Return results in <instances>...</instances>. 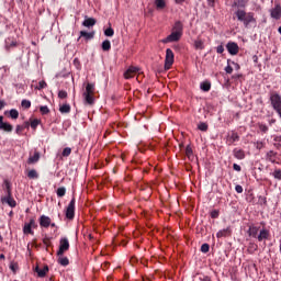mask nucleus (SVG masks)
<instances>
[{"label":"nucleus","instance_id":"1","mask_svg":"<svg viewBox=\"0 0 281 281\" xmlns=\"http://www.w3.org/2000/svg\"><path fill=\"white\" fill-rule=\"evenodd\" d=\"M181 36H183V23L181 21H176L171 29V33L161 40V43L165 45L168 43H178V41H181Z\"/></svg>","mask_w":281,"mask_h":281},{"label":"nucleus","instance_id":"2","mask_svg":"<svg viewBox=\"0 0 281 281\" xmlns=\"http://www.w3.org/2000/svg\"><path fill=\"white\" fill-rule=\"evenodd\" d=\"M235 16L237 21L244 23L245 27H247L250 23H256V18L252 12H246L245 9H238L235 11Z\"/></svg>","mask_w":281,"mask_h":281},{"label":"nucleus","instance_id":"3","mask_svg":"<svg viewBox=\"0 0 281 281\" xmlns=\"http://www.w3.org/2000/svg\"><path fill=\"white\" fill-rule=\"evenodd\" d=\"M85 103L93 106L95 104V83H87L83 92Z\"/></svg>","mask_w":281,"mask_h":281},{"label":"nucleus","instance_id":"4","mask_svg":"<svg viewBox=\"0 0 281 281\" xmlns=\"http://www.w3.org/2000/svg\"><path fill=\"white\" fill-rule=\"evenodd\" d=\"M172 65H175V53L172 49L167 48L166 49V57H165V69L168 71L169 69H172Z\"/></svg>","mask_w":281,"mask_h":281},{"label":"nucleus","instance_id":"5","mask_svg":"<svg viewBox=\"0 0 281 281\" xmlns=\"http://www.w3.org/2000/svg\"><path fill=\"white\" fill-rule=\"evenodd\" d=\"M75 216H76V198L72 196L71 201L66 207V218H68V221H74Z\"/></svg>","mask_w":281,"mask_h":281},{"label":"nucleus","instance_id":"6","mask_svg":"<svg viewBox=\"0 0 281 281\" xmlns=\"http://www.w3.org/2000/svg\"><path fill=\"white\" fill-rule=\"evenodd\" d=\"M37 227H38V225H36V220L31 218L29 223L24 224L23 234H25L26 236H29V234L31 236H34V232L32 229H36Z\"/></svg>","mask_w":281,"mask_h":281},{"label":"nucleus","instance_id":"7","mask_svg":"<svg viewBox=\"0 0 281 281\" xmlns=\"http://www.w3.org/2000/svg\"><path fill=\"white\" fill-rule=\"evenodd\" d=\"M65 251H69V239L64 237L59 240V249L57 251V256H64Z\"/></svg>","mask_w":281,"mask_h":281},{"label":"nucleus","instance_id":"8","mask_svg":"<svg viewBox=\"0 0 281 281\" xmlns=\"http://www.w3.org/2000/svg\"><path fill=\"white\" fill-rule=\"evenodd\" d=\"M266 161H270V164H280L281 159H280V156H278L277 151L269 150L266 154Z\"/></svg>","mask_w":281,"mask_h":281},{"label":"nucleus","instance_id":"9","mask_svg":"<svg viewBox=\"0 0 281 281\" xmlns=\"http://www.w3.org/2000/svg\"><path fill=\"white\" fill-rule=\"evenodd\" d=\"M226 49L231 56H237L238 52H240V47L236 42H228L226 44Z\"/></svg>","mask_w":281,"mask_h":281},{"label":"nucleus","instance_id":"10","mask_svg":"<svg viewBox=\"0 0 281 281\" xmlns=\"http://www.w3.org/2000/svg\"><path fill=\"white\" fill-rule=\"evenodd\" d=\"M239 140H240V136L235 131L229 132L226 136V144L228 146H233L235 142H239Z\"/></svg>","mask_w":281,"mask_h":281},{"label":"nucleus","instance_id":"11","mask_svg":"<svg viewBox=\"0 0 281 281\" xmlns=\"http://www.w3.org/2000/svg\"><path fill=\"white\" fill-rule=\"evenodd\" d=\"M137 71H139V68L135 66H131L125 72L124 78L125 80H131V78H135L137 76Z\"/></svg>","mask_w":281,"mask_h":281},{"label":"nucleus","instance_id":"12","mask_svg":"<svg viewBox=\"0 0 281 281\" xmlns=\"http://www.w3.org/2000/svg\"><path fill=\"white\" fill-rule=\"evenodd\" d=\"M2 203H7L9 207H14L16 205V200L12 198V193L7 194V196L1 198Z\"/></svg>","mask_w":281,"mask_h":281},{"label":"nucleus","instance_id":"13","mask_svg":"<svg viewBox=\"0 0 281 281\" xmlns=\"http://www.w3.org/2000/svg\"><path fill=\"white\" fill-rule=\"evenodd\" d=\"M12 124L3 122V116H0V131H4V133H12Z\"/></svg>","mask_w":281,"mask_h":281},{"label":"nucleus","instance_id":"14","mask_svg":"<svg viewBox=\"0 0 281 281\" xmlns=\"http://www.w3.org/2000/svg\"><path fill=\"white\" fill-rule=\"evenodd\" d=\"M270 16L277 21L281 19V5L276 4V7L270 11Z\"/></svg>","mask_w":281,"mask_h":281},{"label":"nucleus","instance_id":"15","mask_svg":"<svg viewBox=\"0 0 281 281\" xmlns=\"http://www.w3.org/2000/svg\"><path fill=\"white\" fill-rule=\"evenodd\" d=\"M40 225L45 228L49 227L52 225V218L47 215H42L40 217Z\"/></svg>","mask_w":281,"mask_h":281},{"label":"nucleus","instance_id":"16","mask_svg":"<svg viewBox=\"0 0 281 281\" xmlns=\"http://www.w3.org/2000/svg\"><path fill=\"white\" fill-rule=\"evenodd\" d=\"M227 236H232V227L224 228L216 234L217 238H227Z\"/></svg>","mask_w":281,"mask_h":281},{"label":"nucleus","instance_id":"17","mask_svg":"<svg viewBox=\"0 0 281 281\" xmlns=\"http://www.w3.org/2000/svg\"><path fill=\"white\" fill-rule=\"evenodd\" d=\"M268 238H269V229L262 228L259 232V235L257 236V239L259 240V243H262V240H267Z\"/></svg>","mask_w":281,"mask_h":281},{"label":"nucleus","instance_id":"18","mask_svg":"<svg viewBox=\"0 0 281 281\" xmlns=\"http://www.w3.org/2000/svg\"><path fill=\"white\" fill-rule=\"evenodd\" d=\"M35 271L38 276V278H45L47 276V273H49V267L45 266L44 268H35Z\"/></svg>","mask_w":281,"mask_h":281},{"label":"nucleus","instance_id":"19","mask_svg":"<svg viewBox=\"0 0 281 281\" xmlns=\"http://www.w3.org/2000/svg\"><path fill=\"white\" fill-rule=\"evenodd\" d=\"M193 47H194V49H200V50L205 49V41L201 40V37H198L193 42Z\"/></svg>","mask_w":281,"mask_h":281},{"label":"nucleus","instance_id":"20","mask_svg":"<svg viewBox=\"0 0 281 281\" xmlns=\"http://www.w3.org/2000/svg\"><path fill=\"white\" fill-rule=\"evenodd\" d=\"M98 21L94 18H87L83 22L82 25L83 27H93Z\"/></svg>","mask_w":281,"mask_h":281},{"label":"nucleus","instance_id":"21","mask_svg":"<svg viewBox=\"0 0 281 281\" xmlns=\"http://www.w3.org/2000/svg\"><path fill=\"white\" fill-rule=\"evenodd\" d=\"M258 232H260V227L258 226H249L248 235L252 238H258Z\"/></svg>","mask_w":281,"mask_h":281},{"label":"nucleus","instance_id":"22","mask_svg":"<svg viewBox=\"0 0 281 281\" xmlns=\"http://www.w3.org/2000/svg\"><path fill=\"white\" fill-rule=\"evenodd\" d=\"M233 155H234L235 159H239V160L245 159V150H243V149L235 148L233 150Z\"/></svg>","mask_w":281,"mask_h":281},{"label":"nucleus","instance_id":"23","mask_svg":"<svg viewBox=\"0 0 281 281\" xmlns=\"http://www.w3.org/2000/svg\"><path fill=\"white\" fill-rule=\"evenodd\" d=\"M38 159H41V153L34 151V155L29 157L27 164H37Z\"/></svg>","mask_w":281,"mask_h":281},{"label":"nucleus","instance_id":"24","mask_svg":"<svg viewBox=\"0 0 281 281\" xmlns=\"http://www.w3.org/2000/svg\"><path fill=\"white\" fill-rule=\"evenodd\" d=\"M59 112L65 114V113H71V105L69 103H64L59 106Z\"/></svg>","mask_w":281,"mask_h":281},{"label":"nucleus","instance_id":"25","mask_svg":"<svg viewBox=\"0 0 281 281\" xmlns=\"http://www.w3.org/2000/svg\"><path fill=\"white\" fill-rule=\"evenodd\" d=\"M200 89L202 91H210L212 89V83L210 81H203L201 85H200Z\"/></svg>","mask_w":281,"mask_h":281},{"label":"nucleus","instance_id":"26","mask_svg":"<svg viewBox=\"0 0 281 281\" xmlns=\"http://www.w3.org/2000/svg\"><path fill=\"white\" fill-rule=\"evenodd\" d=\"M93 36H95V33H88L86 31H81L80 32V37L86 38V41H91V38H93Z\"/></svg>","mask_w":281,"mask_h":281},{"label":"nucleus","instance_id":"27","mask_svg":"<svg viewBox=\"0 0 281 281\" xmlns=\"http://www.w3.org/2000/svg\"><path fill=\"white\" fill-rule=\"evenodd\" d=\"M154 3L157 10H165L166 8V0H155Z\"/></svg>","mask_w":281,"mask_h":281},{"label":"nucleus","instance_id":"28","mask_svg":"<svg viewBox=\"0 0 281 281\" xmlns=\"http://www.w3.org/2000/svg\"><path fill=\"white\" fill-rule=\"evenodd\" d=\"M101 47H102L103 52H110L111 50V41H109V40L103 41Z\"/></svg>","mask_w":281,"mask_h":281},{"label":"nucleus","instance_id":"29","mask_svg":"<svg viewBox=\"0 0 281 281\" xmlns=\"http://www.w3.org/2000/svg\"><path fill=\"white\" fill-rule=\"evenodd\" d=\"M247 5V0H236L233 3V8H245Z\"/></svg>","mask_w":281,"mask_h":281},{"label":"nucleus","instance_id":"30","mask_svg":"<svg viewBox=\"0 0 281 281\" xmlns=\"http://www.w3.org/2000/svg\"><path fill=\"white\" fill-rule=\"evenodd\" d=\"M3 186H4L5 190H7V194L12 193V184L10 183V180L5 179L3 181Z\"/></svg>","mask_w":281,"mask_h":281},{"label":"nucleus","instance_id":"31","mask_svg":"<svg viewBox=\"0 0 281 281\" xmlns=\"http://www.w3.org/2000/svg\"><path fill=\"white\" fill-rule=\"evenodd\" d=\"M18 46H19V43L16 41L14 40L11 42L10 40L7 41V44H5L7 49H12V47H18Z\"/></svg>","mask_w":281,"mask_h":281},{"label":"nucleus","instance_id":"32","mask_svg":"<svg viewBox=\"0 0 281 281\" xmlns=\"http://www.w3.org/2000/svg\"><path fill=\"white\" fill-rule=\"evenodd\" d=\"M27 177L29 179H38V172L35 169H31L27 172Z\"/></svg>","mask_w":281,"mask_h":281},{"label":"nucleus","instance_id":"33","mask_svg":"<svg viewBox=\"0 0 281 281\" xmlns=\"http://www.w3.org/2000/svg\"><path fill=\"white\" fill-rule=\"evenodd\" d=\"M58 262L61 267H67V265H69V259L67 257L59 256Z\"/></svg>","mask_w":281,"mask_h":281},{"label":"nucleus","instance_id":"34","mask_svg":"<svg viewBox=\"0 0 281 281\" xmlns=\"http://www.w3.org/2000/svg\"><path fill=\"white\" fill-rule=\"evenodd\" d=\"M40 124H41V120H38V119L31 120V128H33V131H36V128H38Z\"/></svg>","mask_w":281,"mask_h":281},{"label":"nucleus","instance_id":"35","mask_svg":"<svg viewBox=\"0 0 281 281\" xmlns=\"http://www.w3.org/2000/svg\"><path fill=\"white\" fill-rule=\"evenodd\" d=\"M35 89L37 91H42V89H47V82H45V80L40 81Z\"/></svg>","mask_w":281,"mask_h":281},{"label":"nucleus","instance_id":"36","mask_svg":"<svg viewBox=\"0 0 281 281\" xmlns=\"http://www.w3.org/2000/svg\"><path fill=\"white\" fill-rule=\"evenodd\" d=\"M186 155L189 159H192V157H194V153L192 151V147L190 145H188L186 148Z\"/></svg>","mask_w":281,"mask_h":281},{"label":"nucleus","instance_id":"37","mask_svg":"<svg viewBox=\"0 0 281 281\" xmlns=\"http://www.w3.org/2000/svg\"><path fill=\"white\" fill-rule=\"evenodd\" d=\"M21 106L22 109H30L32 106V102L30 100L24 99L21 102Z\"/></svg>","mask_w":281,"mask_h":281},{"label":"nucleus","instance_id":"38","mask_svg":"<svg viewBox=\"0 0 281 281\" xmlns=\"http://www.w3.org/2000/svg\"><path fill=\"white\" fill-rule=\"evenodd\" d=\"M10 117L12 120H19V111L16 109L10 110Z\"/></svg>","mask_w":281,"mask_h":281},{"label":"nucleus","instance_id":"39","mask_svg":"<svg viewBox=\"0 0 281 281\" xmlns=\"http://www.w3.org/2000/svg\"><path fill=\"white\" fill-rule=\"evenodd\" d=\"M115 34V31L113 30V27H108L105 31H104V36H113Z\"/></svg>","mask_w":281,"mask_h":281},{"label":"nucleus","instance_id":"40","mask_svg":"<svg viewBox=\"0 0 281 281\" xmlns=\"http://www.w3.org/2000/svg\"><path fill=\"white\" fill-rule=\"evenodd\" d=\"M272 177H274L276 179H278V181H281V170L280 169H276L272 172Z\"/></svg>","mask_w":281,"mask_h":281},{"label":"nucleus","instance_id":"41","mask_svg":"<svg viewBox=\"0 0 281 281\" xmlns=\"http://www.w3.org/2000/svg\"><path fill=\"white\" fill-rule=\"evenodd\" d=\"M67 190L65 189V187L58 188L57 189V196H65Z\"/></svg>","mask_w":281,"mask_h":281},{"label":"nucleus","instance_id":"42","mask_svg":"<svg viewBox=\"0 0 281 281\" xmlns=\"http://www.w3.org/2000/svg\"><path fill=\"white\" fill-rule=\"evenodd\" d=\"M40 111L42 115H47V113H49V108L47 105H43L40 108Z\"/></svg>","mask_w":281,"mask_h":281},{"label":"nucleus","instance_id":"43","mask_svg":"<svg viewBox=\"0 0 281 281\" xmlns=\"http://www.w3.org/2000/svg\"><path fill=\"white\" fill-rule=\"evenodd\" d=\"M61 155H63L64 157H69V155H71V148H70V147L64 148Z\"/></svg>","mask_w":281,"mask_h":281},{"label":"nucleus","instance_id":"44","mask_svg":"<svg viewBox=\"0 0 281 281\" xmlns=\"http://www.w3.org/2000/svg\"><path fill=\"white\" fill-rule=\"evenodd\" d=\"M67 91H65V90H60L59 92H58V98L60 99V100H66V98H67Z\"/></svg>","mask_w":281,"mask_h":281},{"label":"nucleus","instance_id":"45","mask_svg":"<svg viewBox=\"0 0 281 281\" xmlns=\"http://www.w3.org/2000/svg\"><path fill=\"white\" fill-rule=\"evenodd\" d=\"M255 146L257 150H262V148H265V143L261 140H258L257 143H255Z\"/></svg>","mask_w":281,"mask_h":281},{"label":"nucleus","instance_id":"46","mask_svg":"<svg viewBox=\"0 0 281 281\" xmlns=\"http://www.w3.org/2000/svg\"><path fill=\"white\" fill-rule=\"evenodd\" d=\"M201 251H202V254H207V251H210V245L209 244H203L201 246Z\"/></svg>","mask_w":281,"mask_h":281},{"label":"nucleus","instance_id":"47","mask_svg":"<svg viewBox=\"0 0 281 281\" xmlns=\"http://www.w3.org/2000/svg\"><path fill=\"white\" fill-rule=\"evenodd\" d=\"M198 128H199V131L205 132V131H207V125H206V123H200L198 125Z\"/></svg>","mask_w":281,"mask_h":281},{"label":"nucleus","instance_id":"48","mask_svg":"<svg viewBox=\"0 0 281 281\" xmlns=\"http://www.w3.org/2000/svg\"><path fill=\"white\" fill-rule=\"evenodd\" d=\"M43 243L45 247H52V239H49V237L44 238Z\"/></svg>","mask_w":281,"mask_h":281},{"label":"nucleus","instance_id":"49","mask_svg":"<svg viewBox=\"0 0 281 281\" xmlns=\"http://www.w3.org/2000/svg\"><path fill=\"white\" fill-rule=\"evenodd\" d=\"M259 130L261 133H267L269 131V127L266 124H259Z\"/></svg>","mask_w":281,"mask_h":281},{"label":"nucleus","instance_id":"50","mask_svg":"<svg viewBox=\"0 0 281 281\" xmlns=\"http://www.w3.org/2000/svg\"><path fill=\"white\" fill-rule=\"evenodd\" d=\"M235 190H236L237 194H243V186L237 184V186L235 187Z\"/></svg>","mask_w":281,"mask_h":281},{"label":"nucleus","instance_id":"51","mask_svg":"<svg viewBox=\"0 0 281 281\" xmlns=\"http://www.w3.org/2000/svg\"><path fill=\"white\" fill-rule=\"evenodd\" d=\"M216 52L217 54H223V52H225V47L223 45H220L216 47Z\"/></svg>","mask_w":281,"mask_h":281},{"label":"nucleus","instance_id":"52","mask_svg":"<svg viewBox=\"0 0 281 281\" xmlns=\"http://www.w3.org/2000/svg\"><path fill=\"white\" fill-rule=\"evenodd\" d=\"M225 71H226V74H233L234 68L228 65V66L225 68Z\"/></svg>","mask_w":281,"mask_h":281},{"label":"nucleus","instance_id":"53","mask_svg":"<svg viewBox=\"0 0 281 281\" xmlns=\"http://www.w3.org/2000/svg\"><path fill=\"white\" fill-rule=\"evenodd\" d=\"M211 217L212 218H218V211H212L211 212Z\"/></svg>","mask_w":281,"mask_h":281},{"label":"nucleus","instance_id":"54","mask_svg":"<svg viewBox=\"0 0 281 281\" xmlns=\"http://www.w3.org/2000/svg\"><path fill=\"white\" fill-rule=\"evenodd\" d=\"M233 169L236 170V172H240V170H241V168L238 164H234Z\"/></svg>","mask_w":281,"mask_h":281},{"label":"nucleus","instance_id":"55","mask_svg":"<svg viewBox=\"0 0 281 281\" xmlns=\"http://www.w3.org/2000/svg\"><path fill=\"white\" fill-rule=\"evenodd\" d=\"M209 1V5L211 8H214L215 3H216V0H207Z\"/></svg>","mask_w":281,"mask_h":281},{"label":"nucleus","instance_id":"56","mask_svg":"<svg viewBox=\"0 0 281 281\" xmlns=\"http://www.w3.org/2000/svg\"><path fill=\"white\" fill-rule=\"evenodd\" d=\"M233 80H238V78H243V75H233Z\"/></svg>","mask_w":281,"mask_h":281},{"label":"nucleus","instance_id":"57","mask_svg":"<svg viewBox=\"0 0 281 281\" xmlns=\"http://www.w3.org/2000/svg\"><path fill=\"white\" fill-rule=\"evenodd\" d=\"M21 131H23V127L21 125H18L16 128H15V132L21 133Z\"/></svg>","mask_w":281,"mask_h":281},{"label":"nucleus","instance_id":"58","mask_svg":"<svg viewBox=\"0 0 281 281\" xmlns=\"http://www.w3.org/2000/svg\"><path fill=\"white\" fill-rule=\"evenodd\" d=\"M3 106H5V102L0 100V111L3 109Z\"/></svg>","mask_w":281,"mask_h":281},{"label":"nucleus","instance_id":"59","mask_svg":"<svg viewBox=\"0 0 281 281\" xmlns=\"http://www.w3.org/2000/svg\"><path fill=\"white\" fill-rule=\"evenodd\" d=\"M186 0H175V3H177V4H181V3H183Z\"/></svg>","mask_w":281,"mask_h":281},{"label":"nucleus","instance_id":"60","mask_svg":"<svg viewBox=\"0 0 281 281\" xmlns=\"http://www.w3.org/2000/svg\"><path fill=\"white\" fill-rule=\"evenodd\" d=\"M269 124H276V119L270 120Z\"/></svg>","mask_w":281,"mask_h":281},{"label":"nucleus","instance_id":"61","mask_svg":"<svg viewBox=\"0 0 281 281\" xmlns=\"http://www.w3.org/2000/svg\"><path fill=\"white\" fill-rule=\"evenodd\" d=\"M0 258H1L2 260H5V255H0Z\"/></svg>","mask_w":281,"mask_h":281},{"label":"nucleus","instance_id":"62","mask_svg":"<svg viewBox=\"0 0 281 281\" xmlns=\"http://www.w3.org/2000/svg\"><path fill=\"white\" fill-rule=\"evenodd\" d=\"M276 148H280L281 145L280 144H274Z\"/></svg>","mask_w":281,"mask_h":281},{"label":"nucleus","instance_id":"63","mask_svg":"<svg viewBox=\"0 0 281 281\" xmlns=\"http://www.w3.org/2000/svg\"><path fill=\"white\" fill-rule=\"evenodd\" d=\"M50 227H56V224L50 222Z\"/></svg>","mask_w":281,"mask_h":281},{"label":"nucleus","instance_id":"64","mask_svg":"<svg viewBox=\"0 0 281 281\" xmlns=\"http://www.w3.org/2000/svg\"><path fill=\"white\" fill-rule=\"evenodd\" d=\"M279 34H281V26L278 29Z\"/></svg>","mask_w":281,"mask_h":281}]
</instances>
